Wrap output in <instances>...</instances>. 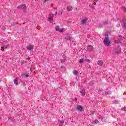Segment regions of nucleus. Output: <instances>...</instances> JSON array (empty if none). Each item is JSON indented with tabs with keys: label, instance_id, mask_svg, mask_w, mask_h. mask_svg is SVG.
<instances>
[{
	"label": "nucleus",
	"instance_id": "31",
	"mask_svg": "<svg viewBox=\"0 0 126 126\" xmlns=\"http://www.w3.org/2000/svg\"><path fill=\"white\" fill-rule=\"evenodd\" d=\"M55 15H57V14H58V12H57V11H56L55 12Z\"/></svg>",
	"mask_w": 126,
	"mask_h": 126
},
{
	"label": "nucleus",
	"instance_id": "25",
	"mask_svg": "<svg viewBox=\"0 0 126 126\" xmlns=\"http://www.w3.org/2000/svg\"><path fill=\"white\" fill-rule=\"evenodd\" d=\"M93 84H94V83L93 82V81H91L89 83V85L90 86L93 85Z\"/></svg>",
	"mask_w": 126,
	"mask_h": 126
},
{
	"label": "nucleus",
	"instance_id": "27",
	"mask_svg": "<svg viewBox=\"0 0 126 126\" xmlns=\"http://www.w3.org/2000/svg\"><path fill=\"white\" fill-rule=\"evenodd\" d=\"M30 70H31V71H33V67L32 66H31Z\"/></svg>",
	"mask_w": 126,
	"mask_h": 126
},
{
	"label": "nucleus",
	"instance_id": "19",
	"mask_svg": "<svg viewBox=\"0 0 126 126\" xmlns=\"http://www.w3.org/2000/svg\"><path fill=\"white\" fill-rule=\"evenodd\" d=\"M84 59L83 58H81L79 60V63H84Z\"/></svg>",
	"mask_w": 126,
	"mask_h": 126
},
{
	"label": "nucleus",
	"instance_id": "39",
	"mask_svg": "<svg viewBox=\"0 0 126 126\" xmlns=\"http://www.w3.org/2000/svg\"><path fill=\"white\" fill-rule=\"evenodd\" d=\"M24 84H25V82H24Z\"/></svg>",
	"mask_w": 126,
	"mask_h": 126
},
{
	"label": "nucleus",
	"instance_id": "12",
	"mask_svg": "<svg viewBox=\"0 0 126 126\" xmlns=\"http://www.w3.org/2000/svg\"><path fill=\"white\" fill-rule=\"evenodd\" d=\"M14 83L15 84V85H18V78L16 77L14 79Z\"/></svg>",
	"mask_w": 126,
	"mask_h": 126
},
{
	"label": "nucleus",
	"instance_id": "23",
	"mask_svg": "<svg viewBox=\"0 0 126 126\" xmlns=\"http://www.w3.org/2000/svg\"><path fill=\"white\" fill-rule=\"evenodd\" d=\"M118 103H119V101L114 100L113 101L112 104H118Z\"/></svg>",
	"mask_w": 126,
	"mask_h": 126
},
{
	"label": "nucleus",
	"instance_id": "29",
	"mask_svg": "<svg viewBox=\"0 0 126 126\" xmlns=\"http://www.w3.org/2000/svg\"><path fill=\"white\" fill-rule=\"evenodd\" d=\"M98 122L99 121L98 120H95V121L94 122V123L95 124H98Z\"/></svg>",
	"mask_w": 126,
	"mask_h": 126
},
{
	"label": "nucleus",
	"instance_id": "11",
	"mask_svg": "<svg viewBox=\"0 0 126 126\" xmlns=\"http://www.w3.org/2000/svg\"><path fill=\"white\" fill-rule=\"evenodd\" d=\"M93 50V46H91V45H89L87 47V50L89 52H91V51H92Z\"/></svg>",
	"mask_w": 126,
	"mask_h": 126
},
{
	"label": "nucleus",
	"instance_id": "26",
	"mask_svg": "<svg viewBox=\"0 0 126 126\" xmlns=\"http://www.w3.org/2000/svg\"><path fill=\"white\" fill-rule=\"evenodd\" d=\"M121 110L122 111H126V107H122Z\"/></svg>",
	"mask_w": 126,
	"mask_h": 126
},
{
	"label": "nucleus",
	"instance_id": "33",
	"mask_svg": "<svg viewBox=\"0 0 126 126\" xmlns=\"http://www.w3.org/2000/svg\"><path fill=\"white\" fill-rule=\"evenodd\" d=\"M47 1H48V0H46L44 1V3H45V2H47Z\"/></svg>",
	"mask_w": 126,
	"mask_h": 126
},
{
	"label": "nucleus",
	"instance_id": "34",
	"mask_svg": "<svg viewBox=\"0 0 126 126\" xmlns=\"http://www.w3.org/2000/svg\"><path fill=\"white\" fill-rule=\"evenodd\" d=\"M27 60H30V58H29V57L27 58Z\"/></svg>",
	"mask_w": 126,
	"mask_h": 126
},
{
	"label": "nucleus",
	"instance_id": "15",
	"mask_svg": "<svg viewBox=\"0 0 126 126\" xmlns=\"http://www.w3.org/2000/svg\"><path fill=\"white\" fill-rule=\"evenodd\" d=\"M94 5H95V4L92 3V4H90L89 6V7H90V8H91L92 9H95V8H94Z\"/></svg>",
	"mask_w": 126,
	"mask_h": 126
},
{
	"label": "nucleus",
	"instance_id": "40",
	"mask_svg": "<svg viewBox=\"0 0 126 126\" xmlns=\"http://www.w3.org/2000/svg\"><path fill=\"white\" fill-rule=\"evenodd\" d=\"M0 118H1V117H0Z\"/></svg>",
	"mask_w": 126,
	"mask_h": 126
},
{
	"label": "nucleus",
	"instance_id": "35",
	"mask_svg": "<svg viewBox=\"0 0 126 126\" xmlns=\"http://www.w3.org/2000/svg\"><path fill=\"white\" fill-rule=\"evenodd\" d=\"M95 113L94 111H92V114H94Z\"/></svg>",
	"mask_w": 126,
	"mask_h": 126
},
{
	"label": "nucleus",
	"instance_id": "32",
	"mask_svg": "<svg viewBox=\"0 0 126 126\" xmlns=\"http://www.w3.org/2000/svg\"><path fill=\"white\" fill-rule=\"evenodd\" d=\"M21 65H23V64H24V63L22 62V63H21Z\"/></svg>",
	"mask_w": 126,
	"mask_h": 126
},
{
	"label": "nucleus",
	"instance_id": "22",
	"mask_svg": "<svg viewBox=\"0 0 126 126\" xmlns=\"http://www.w3.org/2000/svg\"><path fill=\"white\" fill-rule=\"evenodd\" d=\"M64 31V28H62L59 30V31H58L59 32H60V33H63V32Z\"/></svg>",
	"mask_w": 126,
	"mask_h": 126
},
{
	"label": "nucleus",
	"instance_id": "6",
	"mask_svg": "<svg viewBox=\"0 0 126 126\" xmlns=\"http://www.w3.org/2000/svg\"><path fill=\"white\" fill-rule=\"evenodd\" d=\"M9 47V44H8L7 45H5L4 44H3L2 47H1V51H4V49H8Z\"/></svg>",
	"mask_w": 126,
	"mask_h": 126
},
{
	"label": "nucleus",
	"instance_id": "4",
	"mask_svg": "<svg viewBox=\"0 0 126 126\" xmlns=\"http://www.w3.org/2000/svg\"><path fill=\"white\" fill-rule=\"evenodd\" d=\"M53 17H54V14L50 13L49 14V17L48 18V21H49V22H53Z\"/></svg>",
	"mask_w": 126,
	"mask_h": 126
},
{
	"label": "nucleus",
	"instance_id": "9",
	"mask_svg": "<svg viewBox=\"0 0 126 126\" xmlns=\"http://www.w3.org/2000/svg\"><path fill=\"white\" fill-rule=\"evenodd\" d=\"M64 122H63V120H60L58 121V124H59V126H62L63 125V124H64Z\"/></svg>",
	"mask_w": 126,
	"mask_h": 126
},
{
	"label": "nucleus",
	"instance_id": "7",
	"mask_svg": "<svg viewBox=\"0 0 126 126\" xmlns=\"http://www.w3.org/2000/svg\"><path fill=\"white\" fill-rule=\"evenodd\" d=\"M18 8L19 9H25L26 8V6L24 4H23L22 5L18 6Z\"/></svg>",
	"mask_w": 126,
	"mask_h": 126
},
{
	"label": "nucleus",
	"instance_id": "5",
	"mask_svg": "<svg viewBox=\"0 0 126 126\" xmlns=\"http://www.w3.org/2000/svg\"><path fill=\"white\" fill-rule=\"evenodd\" d=\"M27 50L29 51H32L34 49V46L32 45H29L27 47Z\"/></svg>",
	"mask_w": 126,
	"mask_h": 126
},
{
	"label": "nucleus",
	"instance_id": "37",
	"mask_svg": "<svg viewBox=\"0 0 126 126\" xmlns=\"http://www.w3.org/2000/svg\"><path fill=\"white\" fill-rule=\"evenodd\" d=\"M65 59H64V60H63V62H65Z\"/></svg>",
	"mask_w": 126,
	"mask_h": 126
},
{
	"label": "nucleus",
	"instance_id": "2",
	"mask_svg": "<svg viewBox=\"0 0 126 126\" xmlns=\"http://www.w3.org/2000/svg\"><path fill=\"white\" fill-rule=\"evenodd\" d=\"M103 43L105 46L107 47H110L111 46V42L110 41V38L106 37L103 41Z\"/></svg>",
	"mask_w": 126,
	"mask_h": 126
},
{
	"label": "nucleus",
	"instance_id": "30",
	"mask_svg": "<svg viewBox=\"0 0 126 126\" xmlns=\"http://www.w3.org/2000/svg\"><path fill=\"white\" fill-rule=\"evenodd\" d=\"M94 1H95V2H98L99 1V0H93Z\"/></svg>",
	"mask_w": 126,
	"mask_h": 126
},
{
	"label": "nucleus",
	"instance_id": "18",
	"mask_svg": "<svg viewBox=\"0 0 126 126\" xmlns=\"http://www.w3.org/2000/svg\"><path fill=\"white\" fill-rule=\"evenodd\" d=\"M98 65L102 66V65H103V61H99L98 62Z\"/></svg>",
	"mask_w": 126,
	"mask_h": 126
},
{
	"label": "nucleus",
	"instance_id": "13",
	"mask_svg": "<svg viewBox=\"0 0 126 126\" xmlns=\"http://www.w3.org/2000/svg\"><path fill=\"white\" fill-rule=\"evenodd\" d=\"M86 22H87V18L82 19V20H81L82 24H85V23H86Z\"/></svg>",
	"mask_w": 126,
	"mask_h": 126
},
{
	"label": "nucleus",
	"instance_id": "28",
	"mask_svg": "<svg viewBox=\"0 0 126 126\" xmlns=\"http://www.w3.org/2000/svg\"><path fill=\"white\" fill-rule=\"evenodd\" d=\"M2 29L3 30H5V29H6L5 27L3 26V27H2Z\"/></svg>",
	"mask_w": 126,
	"mask_h": 126
},
{
	"label": "nucleus",
	"instance_id": "3",
	"mask_svg": "<svg viewBox=\"0 0 126 126\" xmlns=\"http://www.w3.org/2000/svg\"><path fill=\"white\" fill-rule=\"evenodd\" d=\"M122 26L123 28H126V20L123 18L122 20Z\"/></svg>",
	"mask_w": 126,
	"mask_h": 126
},
{
	"label": "nucleus",
	"instance_id": "20",
	"mask_svg": "<svg viewBox=\"0 0 126 126\" xmlns=\"http://www.w3.org/2000/svg\"><path fill=\"white\" fill-rule=\"evenodd\" d=\"M74 75H77L78 74V71L75 70L73 72Z\"/></svg>",
	"mask_w": 126,
	"mask_h": 126
},
{
	"label": "nucleus",
	"instance_id": "8",
	"mask_svg": "<svg viewBox=\"0 0 126 126\" xmlns=\"http://www.w3.org/2000/svg\"><path fill=\"white\" fill-rule=\"evenodd\" d=\"M77 110H78V111H79V112H82L83 110V107H82V106L80 105H78L77 107Z\"/></svg>",
	"mask_w": 126,
	"mask_h": 126
},
{
	"label": "nucleus",
	"instance_id": "24",
	"mask_svg": "<svg viewBox=\"0 0 126 126\" xmlns=\"http://www.w3.org/2000/svg\"><path fill=\"white\" fill-rule=\"evenodd\" d=\"M121 9H122V10L124 12H126V8L125 7H122L121 8Z\"/></svg>",
	"mask_w": 126,
	"mask_h": 126
},
{
	"label": "nucleus",
	"instance_id": "38",
	"mask_svg": "<svg viewBox=\"0 0 126 126\" xmlns=\"http://www.w3.org/2000/svg\"><path fill=\"white\" fill-rule=\"evenodd\" d=\"M60 13H61V14H62V12H61Z\"/></svg>",
	"mask_w": 126,
	"mask_h": 126
},
{
	"label": "nucleus",
	"instance_id": "10",
	"mask_svg": "<svg viewBox=\"0 0 126 126\" xmlns=\"http://www.w3.org/2000/svg\"><path fill=\"white\" fill-rule=\"evenodd\" d=\"M80 92L82 95V96H83V97H84V96H85V91L84 90V89H82L80 91Z\"/></svg>",
	"mask_w": 126,
	"mask_h": 126
},
{
	"label": "nucleus",
	"instance_id": "16",
	"mask_svg": "<svg viewBox=\"0 0 126 126\" xmlns=\"http://www.w3.org/2000/svg\"><path fill=\"white\" fill-rule=\"evenodd\" d=\"M68 11H71L72 10V7L71 6H68L67 8Z\"/></svg>",
	"mask_w": 126,
	"mask_h": 126
},
{
	"label": "nucleus",
	"instance_id": "36",
	"mask_svg": "<svg viewBox=\"0 0 126 126\" xmlns=\"http://www.w3.org/2000/svg\"><path fill=\"white\" fill-rule=\"evenodd\" d=\"M104 24H108V22H106Z\"/></svg>",
	"mask_w": 126,
	"mask_h": 126
},
{
	"label": "nucleus",
	"instance_id": "17",
	"mask_svg": "<svg viewBox=\"0 0 126 126\" xmlns=\"http://www.w3.org/2000/svg\"><path fill=\"white\" fill-rule=\"evenodd\" d=\"M84 62H87V63H90V60L88 59L86 56L85 57Z\"/></svg>",
	"mask_w": 126,
	"mask_h": 126
},
{
	"label": "nucleus",
	"instance_id": "1",
	"mask_svg": "<svg viewBox=\"0 0 126 126\" xmlns=\"http://www.w3.org/2000/svg\"><path fill=\"white\" fill-rule=\"evenodd\" d=\"M122 40H123V37L121 35H119L118 38L115 40V46L113 50V54H121L122 52V49L120 47L119 44L122 43Z\"/></svg>",
	"mask_w": 126,
	"mask_h": 126
},
{
	"label": "nucleus",
	"instance_id": "14",
	"mask_svg": "<svg viewBox=\"0 0 126 126\" xmlns=\"http://www.w3.org/2000/svg\"><path fill=\"white\" fill-rule=\"evenodd\" d=\"M29 76H30L29 74H26V73H24V74H22L21 75L22 77H26V78H27V77H29Z\"/></svg>",
	"mask_w": 126,
	"mask_h": 126
},
{
	"label": "nucleus",
	"instance_id": "21",
	"mask_svg": "<svg viewBox=\"0 0 126 126\" xmlns=\"http://www.w3.org/2000/svg\"><path fill=\"white\" fill-rule=\"evenodd\" d=\"M55 30H56V31H60V27L59 26H56Z\"/></svg>",
	"mask_w": 126,
	"mask_h": 126
}]
</instances>
